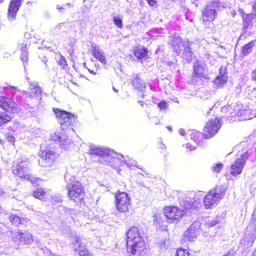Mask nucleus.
Returning a JSON list of instances; mask_svg holds the SVG:
<instances>
[{"label": "nucleus", "mask_w": 256, "mask_h": 256, "mask_svg": "<svg viewBox=\"0 0 256 256\" xmlns=\"http://www.w3.org/2000/svg\"><path fill=\"white\" fill-rule=\"evenodd\" d=\"M127 248L133 256H146V250L138 228H131L127 232Z\"/></svg>", "instance_id": "f257e3e1"}, {"label": "nucleus", "mask_w": 256, "mask_h": 256, "mask_svg": "<svg viewBox=\"0 0 256 256\" xmlns=\"http://www.w3.org/2000/svg\"><path fill=\"white\" fill-rule=\"evenodd\" d=\"M88 153L90 155L100 157V160L102 163L105 164H109L112 166H114L116 162L118 161L120 159L118 156H120L124 159L126 160V158L122 155H118L112 150H110L104 148L97 147L94 145L90 146Z\"/></svg>", "instance_id": "f03ea898"}, {"label": "nucleus", "mask_w": 256, "mask_h": 256, "mask_svg": "<svg viewBox=\"0 0 256 256\" xmlns=\"http://www.w3.org/2000/svg\"><path fill=\"white\" fill-rule=\"evenodd\" d=\"M226 190L223 186H216L209 191L204 198V204L206 208H211L216 206L225 194Z\"/></svg>", "instance_id": "7ed1b4c3"}, {"label": "nucleus", "mask_w": 256, "mask_h": 256, "mask_svg": "<svg viewBox=\"0 0 256 256\" xmlns=\"http://www.w3.org/2000/svg\"><path fill=\"white\" fill-rule=\"evenodd\" d=\"M65 178L67 182L66 189L69 198L74 202H80L83 199L84 193L80 182L78 181L70 182L67 180V176H66Z\"/></svg>", "instance_id": "20e7f679"}, {"label": "nucleus", "mask_w": 256, "mask_h": 256, "mask_svg": "<svg viewBox=\"0 0 256 256\" xmlns=\"http://www.w3.org/2000/svg\"><path fill=\"white\" fill-rule=\"evenodd\" d=\"M54 111L58 122L60 124L62 130H68L70 131L73 132L72 126L74 122L76 119L74 116L58 108H54Z\"/></svg>", "instance_id": "39448f33"}, {"label": "nucleus", "mask_w": 256, "mask_h": 256, "mask_svg": "<svg viewBox=\"0 0 256 256\" xmlns=\"http://www.w3.org/2000/svg\"><path fill=\"white\" fill-rule=\"evenodd\" d=\"M208 78V68L203 63L196 62L194 64L192 82L194 84H201L203 79Z\"/></svg>", "instance_id": "423d86ee"}, {"label": "nucleus", "mask_w": 256, "mask_h": 256, "mask_svg": "<svg viewBox=\"0 0 256 256\" xmlns=\"http://www.w3.org/2000/svg\"><path fill=\"white\" fill-rule=\"evenodd\" d=\"M115 198L116 206L117 210L121 212H127L130 204V198L128 195L125 192L118 191Z\"/></svg>", "instance_id": "0eeeda50"}, {"label": "nucleus", "mask_w": 256, "mask_h": 256, "mask_svg": "<svg viewBox=\"0 0 256 256\" xmlns=\"http://www.w3.org/2000/svg\"><path fill=\"white\" fill-rule=\"evenodd\" d=\"M246 238L244 241L247 242L248 246H252L256 238V208L254 210L250 222L246 228Z\"/></svg>", "instance_id": "6e6552de"}, {"label": "nucleus", "mask_w": 256, "mask_h": 256, "mask_svg": "<svg viewBox=\"0 0 256 256\" xmlns=\"http://www.w3.org/2000/svg\"><path fill=\"white\" fill-rule=\"evenodd\" d=\"M220 120L218 118L211 120L208 122L204 128V136L209 138L215 135L221 126Z\"/></svg>", "instance_id": "1a4fd4ad"}, {"label": "nucleus", "mask_w": 256, "mask_h": 256, "mask_svg": "<svg viewBox=\"0 0 256 256\" xmlns=\"http://www.w3.org/2000/svg\"><path fill=\"white\" fill-rule=\"evenodd\" d=\"M12 240L18 248H20L24 244H31L32 241V236L28 232H16L13 236Z\"/></svg>", "instance_id": "9d476101"}, {"label": "nucleus", "mask_w": 256, "mask_h": 256, "mask_svg": "<svg viewBox=\"0 0 256 256\" xmlns=\"http://www.w3.org/2000/svg\"><path fill=\"white\" fill-rule=\"evenodd\" d=\"M41 159L39 160V164L44 168H50L54 164L56 158L55 153L50 150L42 152Z\"/></svg>", "instance_id": "9b49d317"}, {"label": "nucleus", "mask_w": 256, "mask_h": 256, "mask_svg": "<svg viewBox=\"0 0 256 256\" xmlns=\"http://www.w3.org/2000/svg\"><path fill=\"white\" fill-rule=\"evenodd\" d=\"M181 204L186 210L195 209L200 206V200L196 197L194 192H190L186 194V198L182 202Z\"/></svg>", "instance_id": "f8f14e48"}, {"label": "nucleus", "mask_w": 256, "mask_h": 256, "mask_svg": "<svg viewBox=\"0 0 256 256\" xmlns=\"http://www.w3.org/2000/svg\"><path fill=\"white\" fill-rule=\"evenodd\" d=\"M188 40H182L178 35L175 34L174 36L172 37L170 40L169 44L173 48L174 51L177 55H180L182 50L184 49L186 45V41Z\"/></svg>", "instance_id": "ddd939ff"}, {"label": "nucleus", "mask_w": 256, "mask_h": 256, "mask_svg": "<svg viewBox=\"0 0 256 256\" xmlns=\"http://www.w3.org/2000/svg\"><path fill=\"white\" fill-rule=\"evenodd\" d=\"M248 156V152H246L242 154L232 165L230 174L233 176H236L241 174Z\"/></svg>", "instance_id": "4468645a"}, {"label": "nucleus", "mask_w": 256, "mask_h": 256, "mask_svg": "<svg viewBox=\"0 0 256 256\" xmlns=\"http://www.w3.org/2000/svg\"><path fill=\"white\" fill-rule=\"evenodd\" d=\"M165 216L169 220H180L184 214V212L175 206H166L164 208Z\"/></svg>", "instance_id": "2eb2a0df"}, {"label": "nucleus", "mask_w": 256, "mask_h": 256, "mask_svg": "<svg viewBox=\"0 0 256 256\" xmlns=\"http://www.w3.org/2000/svg\"><path fill=\"white\" fill-rule=\"evenodd\" d=\"M0 106L8 112H18L20 108L18 105L10 98L2 96L0 98Z\"/></svg>", "instance_id": "dca6fc26"}, {"label": "nucleus", "mask_w": 256, "mask_h": 256, "mask_svg": "<svg viewBox=\"0 0 256 256\" xmlns=\"http://www.w3.org/2000/svg\"><path fill=\"white\" fill-rule=\"evenodd\" d=\"M216 5L217 6V3L213 2L202 10L203 21L206 24L214 20L216 16V12L215 10Z\"/></svg>", "instance_id": "f3484780"}, {"label": "nucleus", "mask_w": 256, "mask_h": 256, "mask_svg": "<svg viewBox=\"0 0 256 256\" xmlns=\"http://www.w3.org/2000/svg\"><path fill=\"white\" fill-rule=\"evenodd\" d=\"M30 92L22 91V94L26 99H32L38 98L40 95L41 90L38 84L35 82H29Z\"/></svg>", "instance_id": "a211bd4d"}, {"label": "nucleus", "mask_w": 256, "mask_h": 256, "mask_svg": "<svg viewBox=\"0 0 256 256\" xmlns=\"http://www.w3.org/2000/svg\"><path fill=\"white\" fill-rule=\"evenodd\" d=\"M14 174L17 175L21 178L29 180L30 176L28 174V169L24 164H20L14 166L12 169Z\"/></svg>", "instance_id": "6ab92c4d"}, {"label": "nucleus", "mask_w": 256, "mask_h": 256, "mask_svg": "<svg viewBox=\"0 0 256 256\" xmlns=\"http://www.w3.org/2000/svg\"><path fill=\"white\" fill-rule=\"evenodd\" d=\"M20 0H12L10 4L8 11V19L12 21L16 18V13L20 6Z\"/></svg>", "instance_id": "aec40b11"}, {"label": "nucleus", "mask_w": 256, "mask_h": 256, "mask_svg": "<svg viewBox=\"0 0 256 256\" xmlns=\"http://www.w3.org/2000/svg\"><path fill=\"white\" fill-rule=\"evenodd\" d=\"M226 73V68L221 66L219 75L214 78L213 82L216 86L220 88L228 80Z\"/></svg>", "instance_id": "412c9836"}, {"label": "nucleus", "mask_w": 256, "mask_h": 256, "mask_svg": "<svg viewBox=\"0 0 256 256\" xmlns=\"http://www.w3.org/2000/svg\"><path fill=\"white\" fill-rule=\"evenodd\" d=\"M199 226V222H194L191 226L185 232V240L188 241H194L196 238L198 232L196 227Z\"/></svg>", "instance_id": "4be33fe9"}, {"label": "nucleus", "mask_w": 256, "mask_h": 256, "mask_svg": "<svg viewBox=\"0 0 256 256\" xmlns=\"http://www.w3.org/2000/svg\"><path fill=\"white\" fill-rule=\"evenodd\" d=\"M74 249L78 252L80 256H90L88 250L81 245L80 238V237H76L75 242H74Z\"/></svg>", "instance_id": "5701e85b"}, {"label": "nucleus", "mask_w": 256, "mask_h": 256, "mask_svg": "<svg viewBox=\"0 0 256 256\" xmlns=\"http://www.w3.org/2000/svg\"><path fill=\"white\" fill-rule=\"evenodd\" d=\"M51 138L56 142H60V146L64 148H66L67 146L71 142V140L69 138H62L59 134L56 132L51 134Z\"/></svg>", "instance_id": "b1692460"}, {"label": "nucleus", "mask_w": 256, "mask_h": 256, "mask_svg": "<svg viewBox=\"0 0 256 256\" xmlns=\"http://www.w3.org/2000/svg\"><path fill=\"white\" fill-rule=\"evenodd\" d=\"M132 84L136 89L142 91L146 88L145 83L140 78L138 74H133Z\"/></svg>", "instance_id": "393cba45"}, {"label": "nucleus", "mask_w": 256, "mask_h": 256, "mask_svg": "<svg viewBox=\"0 0 256 256\" xmlns=\"http://www.w3.org/2000/svg\"><path fill=\"white\" fill-rule=\"evenodd\" d=\"M93 55L100 62L104 64H106V56L104 52L100 48H94L93 50Z\"/></svg>", "instance_id": "a878e982"}, {"label": "nucleus", "mask_w": 256, "mask_h": 256, "mask_svg": "<svg viewBox=\"0 0 256 256\" xmlns=\"http://www.w3.org/2000/svg\"><path fill=\"white\" fill-rule=\"evenodd\" d=\"M189 132H190V138L193 140L194 141L198 144H200L201 140L204 138V133L202 134L200 132L194 130H191L189 131Z\"/></svg>", "instance_id": "bb28decb"}, {"label": "nucleus", "mask_w": 256, "mask_h": 256, "mask_svg": "<svg viewBox=\"0 0 256 256\" xmlns=\"http://www.w3.org/2000/svg\"><path fill=\"white\" fill-rule=\"evenodd\" d=\"M256 43V40H252L246 44L244 46H242V54L244 56H247L248 54L252 51L253 48L255 46Z\"/></svg>", "instance_id": "cd10ccee"}, {"label": "nucleus", "mask_w": 256, "mask_h": 256, "mask_svg": "<svg viewBox=\"0 0 256 256\" xmlns=\"http://www.w3.org/2000/svg\"><path fill=\"white\" fill-rule=\"evenodd\" d=\"M134 56L138 59L144 58L147 56V50L144 48H136L134 50Z\"/></svg>", "instance_id": "c85d7f7f"}, {"label": "nucleus", "mask_w": 256, "mask_h": 256, "mask_svg": "<svg viewBox=\"0 0 256 256\" xmlns=\"http://www.w3.org/2000/svg\"><path fill=\"white\" fill-rule=\"evenodd\" d=\"M190 44L189 40L186 41V45L185 46L184 49V52L182 53V57L186 58L188 60H190L192 59V52L191 51V48L190 46Z\"/></svg>", "instance_id": "c756f323"}, {"label": "nucleus", "mask_w": 256, "mask_h": 256, "mask_svg": "<svg viewBox=\"0 0 256 256\" xmlns=\"http://www.w3.org/2000/svg\"><path fill=\"white\" fill-rule=\"evenodd\" d=\"M21 50L22 51L20 58L23 62H26L28 60V52L26 51V44H22L21 46Z\"/></svg>", "instance_id": "7c9ffc66"}, {"label": "nucleus", "mask_w": 256, "mask_h": 256, "mask_svg": "<svg viewBox=\"0 0 256 256\" xmlns=\"http://www.w3.org/2000/svg\"><path fill=\"white\" fill-rule=\"evenodd\" d=\"M12 118L4 112H0V126L11 120Z\"/></svg>", "instance_id": "2f4dec72"}, {"label": "nucleus", "mask_w": 256, "mask_h": 256, "mask_svg": "<svg viewBox=\"0 0 256 256\" xmlns=\"http://www.w3.org/2000/svg\"><path fill=\"white\" fill-rule=\"evenodd\" d=\"M44 194L45 192L42 188H38L33 192V196L34 198L41 200L44 198Z\"/></svg>", "instance_id": "473e14b6"}, {"label": "nucleus", "mask_w": 256, "mask_h": 256, "mask_svg": "<svg viewBox=\"0 0 256 256\" xmlns=\"http://www.w3.org/2000/svg\"><path fill=\"white\" fill-rule=\"evenodd\" d=\"M9 219L12 224L16 226L21 222L20 218L16 216L12 215L9 217Z\"/></svg>", "instance_id": "72a5a7b5"}, {"label": "nucleus", "mask_w": 256, "mask_h": 256, "mask_svg": "<svg viewBox=\"0 0 256 256\" xmlns=\"http://www.w3.org/2000/svg\"><path fill=\"white\" fill-rule=\"evenodd\" d=\"M175 256H189V253L186 250L179 248L177 250Z\"/></svg>", "instance_id": "f704fd0d"}, {"label": "nucleus", "mask_w": 256, "mask_h": 256, "mask_svg": "<svg viewBox=\"0 0 256 256\" xmlns=\"http://www.w3.org/2000/svg\"><path fill=\"white\" fill-rule=\"evenodd\" d=\"M58 64L63 68L67 66V63L65 58L62 55L60 56V58L58 60Z\"/></svg>", "instance_id": "c9c22d12"}, {"label": "nucleus", "mask_w": 256, "mask_h": 256, "mask_svg": "<svg viewBox=\"0 0 256 256\" xmlns=\"http://www.w3.org/2000/svg\"><path fill=\"white\" fill-rule=\"evenodd\" d=\"M223 164L222 163H218L212 166V170L214 172H219L222 170Z\"/></svg>", "instance_id": "e433bc0d"}, {"label": "nucleus", "mask_w": 256, "mask_h": 256, "mask_svg": "<svg viewBox=\"0 0 256 256\" xmlns=\"http://www.w3.org/2000/svg\"><path fill=\"white\" fill-rule=\"evenodd\" d=\"M113 20L114 24L119 28H122V20L118 16H114L113 17Z\"/></svg>", "instance_id": "4c0bfd02"}, {"label": "nucleus", "mask_w": 256, "mask_h": 256, "mask_svg": "<svg viewBox=\"0 0 256 256\" xmlns=\"http://www.w3.org/2000/svg\"><path fill=\"white\" fill-rule=\"evenodd\" d=\"M168 106V103L164 100H162L158 103V106L160 110H162L167 108Z\"/></svg>", "instance_id": "58836bf2"}, {"label": "nucleus", "mask_w": 256, "mask_h": 256, "mask_svg": "<svg viewBox=\"0 0 256 256\" xmlns=\"http://www.w3.org/2000/svg\"><path fill=\"white\" fill-rule=\"evenodd\" d=\"M62 198L60 196H55L52 198V202L54 204H58L60 203Z\"/></svg>", "instance_id": "ea45409f"}, {"label": "nucleus", "mask_w": 256, "mask_h": 256, "mask_svg": "<svg viewBox=\"0 0 256 256\" xmlns=\"http://www.w3.org/2000/svg\"><path fill=\"white\" fill-rule=\"evenodd\" d=\"M6 138L8 142H14V136L11 134H8L6 136Z\"/></svg>", "instance_id": "a19ab883"}, {"label": "nucleus", "mask_w": 256, "mask_h": 256, "mask_svg": "<svg viewBox=\"0 0 256 256\" xmlns=\"http://www.w3.org/2000/svg\"><path fill=\"white\" fill-rule=\"evenodd\" d=\"M186 148H187L188 150L189 151L194 150L196 148L195 146H192V145L190 143H188L186 144Z\"/></svg>", "instance_id": "79ce46f5"}, {"label": "nucleus", "mask_w": 256, "mask_h": 256, "mask_svg": "<svg viewBox=\"0 0 256 256\" xmlns=\"http://www.w3.org/2000/svg\"><path fill=\"white\" fill-rule=\"evenodd\" d=\"M150 6H154L156 4V0H146Z\"/></svg>", "instance_id": "37998d69"}, {"label": "nucleus", "mask_w": 256, "mask_h": 256, "mask_svg": "<svg viewBox=\"0 0 256 256\" xmlns=\"http://www.w3.org/2000/svg\"><path fill=\"white\" fill-rule=\"evenodd\" d=\"M218 221L217 220H212V221H209L208 222V224L210 225V226H214V225H216V224H218Z\"/></svg>", "instance_id": "c03bdc74"}, {"label": "nucleus", "mask_w": 256, "mask_h": 256, "mask_svg": "<svg viewBox=\"0 0 256 256\" xmlns=\"http://www.w3.org/2000/svg\"><path fill=\"white\" fill-rule=\"evenodd\" d=\"M252 79L256 80V68L252 71Z\"/></svg>", "instance_id": "a18cd8bd"}, {"label": "nucleus", "mask_w": 256, "mask_h": 256, "mask_svg": "<svg viewBox=\"0 0 256 256\" xmlns=\"http://www.w3.org/2000/svg\"><path fill=\"white\" fill-rule=\"evenodd\" d=\"M252 10H253L254 14L256 16V2L252 6Z\"/></svg>", "instance_id": "49530a36"}, {"label": "nucleus", "mask_w": 256, "mask_h": 256, "mask_svg": "<svg viewBox=\"0 0 256 256\" xmlns=\"http://www.w3.org/2000/svg\"><path fill=\"white\" fill-rule=\"evenodd\" d=\"M179 133H180V135L184 136V133H185V131H184V129L181 128V129H180L179 130Z\"/></svg>", "instance_id": "de8ad7c7"}, {"label": "nucleus", "mask_w": 256, "mask_h": 256, "mask_svg": "<svg viewBox=\"0 0 256 256\" xmlns=\"http://www.w3.org/2000/svg\"><path fill=\"white\" fill-rule=\"evenodd\" d=\"M166 226L164 224V226H162V227L160 228L162 230H166Z\"/></svg>", "instance_id": "09e8293b"}, {"label": "nucleus", "mask_w": 256, "mask_h": 256, "mask_svg": "<svg viewBox=\"0 0 256 256\" xmlns=\"http://www.w3.org/2000/svg\"><path fill=\"white\" fill-rule=\"evenodd\" d=\"M252 256H256V250L253 251Z\"/></svg>", "instance_id": "8fccbe9b"}, {"label": "nucleus", "mask_w": 256, "mask_h": 256, "mask_svg": "<svg viewBox=\"0 0 256 256\" xmlns=\"http://www.w3.org/2000/svg\"><path fill=\"white\" fill-rule=\"evenodd\" d=\"M138 103L142 106H143V102L142 101H139Z\"/></svg>", "instance_id": "3c124183"}, {"label": "nucleus", "mask_w": 256, "mask_h": 256, "mask_svg": "<svg viewBox=\"0 0 256 256\" xmlns=\"http://www.w3.org/2000/svg\"><path fill=\"white\" fill-rule=\"evenodd\" d=\"M112 89L116 92H118V90L114 86H113Z\"/></svg>", "instance_id": "603ef678"}, {"label": "nucleus", "mask_w": 256, "mask_h": 256, "mask_svg": "<svg viewBox=\"0 0 256 256\" xmlns=\"http://www.w3.org/2000/svg\"><path fill=\"white\" fill-rule=\"evenodd\" d=\"M156 222L158 221V224H160V218H156Z\"/></svg>", "instance_id": "864d4df0"}, {"label": "nucleus", "mask_w": 256, "mask_h": 256, "mask_svg": "<svg viewBox=\"0 0 256 256\" xmlns=\"http://www.w3.org/2000/svg\"><path fill=\"white\" fill-rule=\"evenodd\" d=\"M10 88H14V89L15 90H18L17 89V88H16V87L10 86Z\"/></svg>", "instance_id": "5fc2aeb1"}, {"label": "nucleus", "mask_w": 256, "mask_h": 256, "mask_svg": "<svg viewBox=\"0 0 256 256\" xmlns=\"http://www.w3.org/2000/svg\"><path fill=\"white\" fill-rule=\"evenodd\" d=\"M50 256H60L56 255L55 254H51Z\"/></svg>", "instance_id": "6e6d98bb"}, {"label": "nucleus", "mask_w": 256, "mask_h": 256, "mask_svg": "<svg viewBox=\"0 0 256 256\" xmlns=\"http://www.w3.org/2000/svg\"><path fill=\"white\" fill-rule=\"evenodd\" d=\"M168 130H172V128H171V127H170V126L168 127Z\"/></svg>", "instance_id": "4d7b16f0"}, {"label": "nucleus", "mask_w": 256, "mask_h": 256, "mask_svg": "<svg viewBox=\"0 0 256 256\" xmlns=\"http://www.w3.org/2000/svg\"><path fill=\"white\" fill-rule=\"evenodd\" d=\"M128 166L130 168H132V166H130L129 164H127Z\"/></svg>", "instance_id": "13d9d810"}, {"label": "nucleus", "mask_w": 256, "mask_h": 256, "mask_svg": "<svg viewBox=\"0 0 256 256\" xmlns=\"http://www.w3.org/2000/svg\"><path fill=\"white\" fill-rule=\"evenodd\" d=\"M240 12H243V10H242V9H240Z\"/></svg>", "instance_id": "bf43d9fd"}, {"label": "nucleus", "mask_w": 256, "mask_h": 256, "mask_svg": "<svg viewBox=\"0 0 256 256\" xmlns=\"http://www.w3.org/2000/svg\"><path fill=\"white\" fill-rule=\"evenodd\" d=\"M89 71H90L91 73H92V74H94V73L93 72V71H90V70H89Z\"/></svg>", "instance_id": "052dcab7"}, {"label": "nucleus", "mask_w": 256, "mask_h": 256, "mask_svg": "<svg viewBox=\"0 0 256 256\" xmlns=\"http://www.w3.org/2000/svg\"><path fill=\"white\" fill-rule=\"evenodd\" d=\"M226 108H222V110H224Z\"/></svg>", "instance_id": "680f3d73"}]
</instances>
